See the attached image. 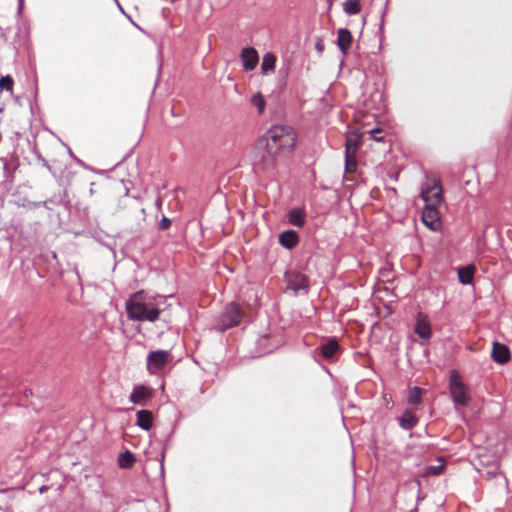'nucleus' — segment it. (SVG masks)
I'll use <instances>...</instances> for the list:
<instances>
[{
	"mask_svg": "<svg viewBox=\"0 0 512 512\" xmlns=\"http://www.w3.org/2000/svg\"><path fill=\"white\" fill-rule=\"evenodd\" d=\"M287 288L294 291L295 294L301 291L307 292L309 287L308 277L297 271H288L285 273Z\"/></svg>",
	"mask_w": 512,
	"mask_h": 512,
	"instance_id": "9",
	"label": "nucleus"
},
{
	"mask_svg": "<svg viewBox=\"0 0 512 512\" xmlns=\"http://www.w3.org/2000/svg\"><path fill=\"white\" fill-rule=\"evenodd\" d=\"M422 398V389L414 386L410 389L408 394V402L413 405H417L421 402Z\"/></svg>",
	"mask_w": 512,
	"mask_h": 512,
	"instance_id": "25",
	"label": "nucleus"
},
{
	"mask_svg": "<svg viewBox=\"0 0 512 512\" xmlns=\"http://www.w3.org/2000/svg\"><path fill=\"white\" fill-rule=\"evenodd\" d=\"M116 5H117L118 9H119V10H120V11H121V12H122V13H123V14H124L128 19H129V20H130V22H131L134 26L138 27V26H137V24H136V23L131 19V17H130L129 15H127V14H126V12L124 11V9H123V7L121 6V4L119 3V1H117V2H116Z\"/></svg>",
	"mask_w": 512,
	"mask_h": 512,
	"instance_id": "33",
	"label": "nucleus"
},
{
	"mask_svg": "<svg viewBox=\"0 0 512 512\" xmlns=\"http://www.w3.org/2000/svg\"><path fill=\"white\" fill-rule=\"evenodd\" d=\"M475 273V267L468 265L458 269L459 282L464 285L471 284Z\"/></svg>",
	"mask_w": 512,
	"mask_h": 512,
	"instance_id": "20",
	"label": "nucleus"
},
{
	"mask_svg": "<svg viewBox=\"0 0 512 512\" xmlns=\"http://www.w3.org/2000/svg\"><path fill=\"white\" fill-rule=\"evenodd\" d=\"M170 225H171V220L168 217L163 216L162 219L158 223V229L161 231H164V230L168 229L170 227Z\"/></svg>",
	"mask_w": 512,
	"mask_h": 512,
	"instance_id": "29",
	"label": "nucleus"
},
{
	"mask_svg": "<svg viewBox=\"0 0 512 512\" xmlns=\"http://www.w3.org/2000/svg\"><path fill=\"white\" fill-rule=\"evenodd\" d=\"M35 156L39 162L49 171L52 172L51 166L48 164V162L44 159V157L41 155L40 152L35 151Z\"/></svg>",
	"mask_w": 512,
	"mask_h": 512,
	"instance_id": "30",
	"label": "nucleus"
},
{
	"mask_svg": "<svg viewBox=\"0 0 512 512\" xmlns=\"http://www.w3.org/2000/svg\"><path fill=\"white\" fill-rule=\"evenodd\" d=\"M416 323L414 327V332L425 341H428L432 337V328L429 322V318L423 312H418L416 314Z\"/></svg>",
	"mask_w": 512,
	"mask_h": 512,
	"instance_id": "10",
	"label": "nucleus"
},
{
	"mask_svg": "<svg viewBox=\"0 0 512 512\" xmlns=\"http://www.w3.org/2000/svg\"><path fill=\"white\" fill-rule=\"evenodd\" d=\"M47 207V201H40V202H28L27 207L29 209H34L37 207Z\"/></svg>",
	"mask_w": 512,
	"mask_h": 512,
	"instance_id": "31",
	"label": "nucleus"
},
{
	"mask_svg": "<svg viewBox=\"0 0 512 512\" xmlns=\"http://www.w3.org/2000/svg\"><path fill=\"white\" fill-rule=\"evenodd\" d=\"M276 63V57L272 53H266L263 56L262 63H261V70L263 74H267L274 70Z\"/></svg>",
	"mask_w": 512,
	"mask_h": 512,
	"instance_id": "22",
	"label": "nucleus"
},
{
	"mask_svg": "<svg viewBox=\"0 0 512 512\" xmlns=\"http://www.w3.org/2000/svg\"><path fill=\"white\" fill-rule=\"evenodd\" d=\"M491 357L496 363L505 364L510 360V350L505 344L495 341L493 343Z\"/></svg>",
	"mask_w": 512,
	"mask_h": 512,
	"instance_id": "12",
	"label": "nucleus"
},
{
	"mask_svg": "<svg viewBox=\"0 0 512 512\" xmlns=\"http://www.w3.org/2000/svg\"><path fill=\"white\" fill-rule=\"evenodd\" d=\"M242 318V311L238 304H229L225 311L220 315L217 323V329L224 332L234 326H237Z\"/></svg>",
	"mask_w": 512,
	"mask_h": 512,
	"instance_id": "5",
	"label": "nucleus"
},
{
	"mask_svg": "<svg viewBox=\"0 0 512 512\" xmlns=\"http://www.w3.org/2000/svg\"><path fill=\"white\" fill-rule=\"evenodd\" d=\"M372 137H373L376 141H382V137H378V135H372Z\"/></svg>",
	"mask_w": 512,
	"mask_h": 512,
	"instance_id": "38",
	"label": "nucleus"
},
{
	"mask_svg": "<svg viewBox=\"0 0 512 512\" xmlns=\"http://www.w3.org/2000/svg\"><path fill=\"white\" fill-rule=\"evenodd\" d=\"M443 469V466H432L430 467V470L435 474L438 475Z\"/></svg>",
	"mask_w": 512,
	"mask_h": 512,
	"instance_id": "34",
	"label": "nucleus"
},
{
	"mask_svg": "<svg viewBox=\"0 0 512 512\" xmlns=\"http://www.w3.org/2000/svg\"><path fill=\"white\" fill-rule=\"evenodd\" d=\"M163 300V296L148 298L143 292L134 293L125 303L128 319L140 322L156 321L161 312L159 302Z\"/></svg>",
	"mask_w": 512,
	"mask_h": 512,
	"instance_id": "1",
	"label": "nucleus"
},
{
	"mask_svg": "<svg viewBox=\"0 0 512 512\" xmlns=\"http://www.w3.org/2000/svg\"><path fill=\"white\" fill-rule=\"evenodd\" d=\"M172 360V355L168 350L151 351L146 358L147 370L150 373H156L159 369L165 367Z\"/></svg>",
	"mask_w": 512,
	"mask_h": 512,
	"instance_id": "8",
	"label": "nucleus"
},
{
	"mask_svg": "<svg viewBox=\"0 0 512 512\" xmlns=\"http://www.w3.org/2000/svg\"><path fill=\"white\" fill-rule=\"evenodd\" d=\"M384 15H385V11H383V12H382V15H381L380 29H382V28H383Z\"/></svg>",
	"mask_w": 512,
	"mask_h": 512,
	"instance_id": "36",
	"label": "nucleus"
},
{
	"mask_svg": "<svg viewBox=\"0 0 512 512\" xmlns=\"http://www.w3.org/2000/svg\"><path fill=\"white\" fill-rule=\"evenodd\" d=\"M347 147H349V154L356 155V150L358 148L357 140L347 139L345 144V150L347 149Z\"/></svg>",
	"mask_w": 512,
	"mask_h": 512,
	"instance_id": "28",
	"label": "nucleus"
},
{
	"mask_svg": "<svg viewBox=\"0 0 512 512\" xmlns=\"http://www.w3.org/2000/svg\"><path fill=\"white\" fill-rule=\"evenodd\" d=\"M251 103L257 108L259 113H263L266 102L260 93L254 94L252 96Z\"/></svg>",
	"mask_w": 512,
	"mask_h": 512,
	"instance_id": "26",
	"label": "nucleus"
},
{
	"mask_svg": "<svg viewBox=\"0 0 512 512\" xmlns=\"http://www.w3.org/2000/svg\"><path fill=\"white\" fill-rule=\"evenodd\" d=\"M117 461H118V465H119L120 468H122V469H130L135 464L136 457L129 450H125L124 452L119 454Z\"/></svg>",
	"mask_w": 512,
	"mask_h": 512,
	"instance_id": "21",
	"label": "nucleus"
},
{
	"mask_svg": "<svg viewBox=\"0 0 512 512\" xmlns=\"http://www.w3.org/2000/svg\"><path fill=\"white\" fill-rule=\"evenodd\" d=\"M118 0H114V2L116 3Z\"/></svg>",
	"mask_w": 512,
	"mask_h": 512,
	"instance_id": "39",
	"label": "nucleus"
},
{
	"mask_svg": "<svg viewBox=\"0 0 512 512\" xmlns=\"http://www.w3.org/2000/svg\"><path fill=\"white\" fill-rule=\"evenodd\" d=\"M149 396H150V390L143 385H138L133 388L132 393L129 396V400L133 404L144 405L145 400Z\"/></svg>",
	"mask_w": 512,
	"mask_h": 512,
	"instance_id": "16",
	"label": "nucleus"
},
{
	"mask_svg": "<svg viewBox=\"0 0 512 512\" xmlns=\"http://www.w3.org/2000/svg\"><path fill=\"white\" fill-rule=\"evenodd\" d=\"M241 59L244 71H252L255 69L259 57L257 51L253 47H246L241 51Z\"/></svg>",
	"mask_w": 512,
	"mask_h": 512,
	"instance_id": "11",
	"label": "nucleus"
},
{
	"mask_svg": "<svg viewBox=\"0 0 512 512\" xmlns=\"http://www.w3.org/2000/svg\"><path fill=\"white\" fill-rule=\"evenodd\" d=\"M353 37L347 28H341L337 33V46L342 54L346 55L350 49Z\"/></svg>",
	"mask_w": 512,
	"mask_h": 512,
	"instance_id": "14",
	"label": "nucleus"
},
{
	"mask_svg": "<svg viewBox=\"0 0 512 512\" xmlns=\"http://www.w3.org/2000/svg\"><path fill=\"white\" fill-rule=\"evenodd\" d=\"M164 458H165V449L161 453V463H160L161 474L164 473V465H163Z\"/></svg>",
	"mask_w": 512,
	"mask_h": 512,
	"instance_id": "35",
	"label": "nucleus"
},
{
	"mask_svg": "<svg viewBox=\"0 0 512 512\" xmlns=\"http://www.w3.org/2000/svg\"><path fill=\"white\" fill-rule=\"evenodd\" d=\"M418 423V419L410 410H406L399 418V426L404 430L413 429Z\"/></svg>",
	"mask_w": 512,
	"mask_h": 512,
	"instance_id": "19",
	"label": "nucleus"
},
{
	"mask_svg": "<svg viewBox=\"0 0 512 512\" xmlns=\"http://www.w3.org/2000/svg\"><path fill=\"white\" fill-rule=\"evenodd\" d=\"M264 138L265 145L273 148L277 154H290L296 144V134L289 126H274L266 132Z\"/></svg>",
	"mask_w": 512,
	"mask_h": 512,
	"instance_id": "2",
	"label": "nucleus"
},
{
	"mask_svg": "<svg viewBox=\"0 0 512 512\" xmlns=\"http://www.w3.org/2000/svg\"><path fill=\"white\" fill-rule=\"evenodd\" d=\"M315 49L319 52V53H322L325 49V44L323 42L322 39H318V41L316 42L315 44Z\"/></svg>",
	"mask_w": 512,
	"mask_h": 512,
	"instance_id": "32",
	"label": "nucleus"
},
{
	"mask_svg": "<svg viewBox=\"0 0 512 512\" xmlns=\"http://www.w3.org/2000/svg\"><path fill=\"white\" fill-rule=\"evenodd\" d=\"M421 198L426 206L438 207L443 200L440 180H434L428 187H423L421 190Z\"/></svg>",
	"mask_w": 512,
	"mask_h": 512,
	"instance_id": "7",
	"label": "nucleus"
},
{
	"mask_svg": "<svg viewBox=\"0 0 512 512\" xmlns=\"http://www.w3.org/2000/svg\"><path fill=\"white\" fill-rule=\"evenodd\" d=\"M341 353V347L336 338H330L327 341L321 343L314 350V357H323L324 359L333 362L336 361Z\"/></svg>",
	"mask_w": 512,
	"mask_h": 512,
	"instance_id": "6",
	"label": "nucleus"
},
{
	"mask_svg": "<svg viewBox=\"0 0 512 512\" xmlns=\"http://www.w3.org/2000/svg\"><path fill=\"white\" fill-rule=\"evenodd\" d=\"M449 391L456 408L466 407L471 401L468 386L461 380L457 370H452L449 376Z\"/></svg>",
	"mask_w": 512,
	"mask_h": 512,
	"instance_id": "4",
	"label": "nucleus"
},
{
	"mask_svg": "<svg viewBox=\"0 0 512 512\" xmlns=\"http://www.w3.org/2000/svg\"><path fill=\"white\" fill-rule=\"evenodd\" d=\"M136 425L145 431H149L153 425V414L150 410H139L136 413Z\"/></svg>",
	"mask_w": 512,
	"mask_h": 512,
	"instance_id": "17",
	"label": "nucleus"
},
{
	"mask_svg": "<svg viewBox=\"0 0 512 512\" xmlns=\"http://www.w3.org/2000/svg\"><path fill=\"white\" fill-rule=\"evenodd\" d=\"M361 10L360 0H346L343 3V11L347 15H355L358 14Z\"/></svg>",
	"mask_w": 512,
	"mask_h": 512,
	"instance_id": "23",
	"label": "nucleus"
},
{
	"mask_svg": "<svg viewBox=\"0 0 512 512\" xmlns=\"http://www.w3.org/2000/svg\"><path fill=\"white\" fill-rule=\"evenodd\" d=\"M439 219L438 207L426 206L422 212V221L425 226L435 231Z\"/></svg>",
	"mask_w": 512,
	"mask_h": 512,
	"instance_id": "13",
	"label": "nucleus"
},
{
	"mask_svg": "<svg viewBox=\"0 0 512 512\" xmlns=\"http://www.w3.org/2000/svg\"><path fill=\"white\" fill-rule=\"evenodd\" d=\"M305 216V211L302 208H293L287 214L289 223L296 227L304 226Z\"/></svg>",
	"mask_w": 512,
	"mask_h": 512,
	"instance_id": "18",
	"label": "nucleus"
},
{
	"mask_svg": "<svg viewBox=\"0 0 512 512\" xmlns=\"http://www.w3.org/2000/svg\"><path fill=\"white\" fill-rule=\"evenodd\" d=\"M379 132H380V129L376 128V129H372V130L370 131V134H371V135H375V134H377V133H379Z\"/></svg>",
	"mask_w": 512,
	"mask_h": 512,
	"instance_id": "37",
	"label": "nucleus"
},
{
	"mask_svg": "<svg viewBox=\"0 0 512 512\" xmlns=\"http://www.w3.org/2000/svg\"><path fill=\"white\" fill-rule=\"evenodd\" d=\"M299 235L294 230H286L279 235V243L286 249H293L299 243Z\"/></svg>",
	"mask_w": 512,
	"mask_h": 512,
	"instance_id": "15",
	"label": "nucleus"
},
{
	"mask_svg": "<svg viewBox=\"0 0 512 512\" xmlns=\"http://www.w3.org/2000/svg\"><path fill=\"white\" fill-rule=\"evenodd\" d=\"M14 81L10 75L2 76L0 78V90L12 91Z\"/></svg>",
	"mask_w": 512,
	"mask_h": 512,
	"instance_id": "27",
	"label": "nucleus"
},
{
	"mask_svg": "<svg viewBox=\"0 0 512 512\" xmlns=\"http://www.w3.org/2000/svg\"><path fill=\"white\" fill-rule=\"evenodd\" d=\"M357 169L356 155L349 154V147L345 151V171L352 173Z\"/></svg>",
	"mask_w": 512,
	"mask_h": 512,
	"instance_id": "24",
	"label": "nucleus"
},
{
	"mask_svg": "<svg viewBox=\"0 0 512 512\" xmlns=\"http://www.w3.org/2000/svg\"><path fill=\"white\" fill-rule=\"evenodd\" d=\"M265 144L266 139L263 137L255 146L253 153V169L255 172H269L275 167L277 153Z\"/></svg>",
	"mask_w": 512,
	"mask_h": 512,
	"instance_id": "3",
	"label": "nucleus"
}]
</instances>
